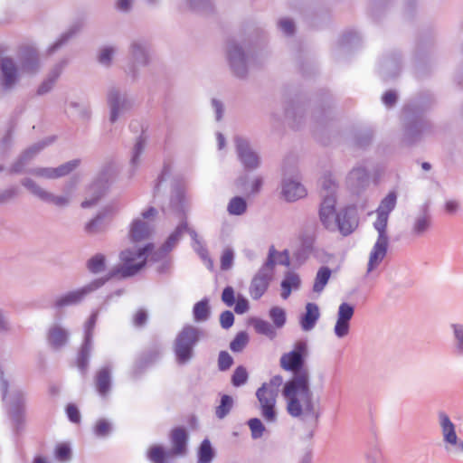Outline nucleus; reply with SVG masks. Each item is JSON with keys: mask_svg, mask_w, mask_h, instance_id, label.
Here are the masks:
<instances>
[{"mask_svg": "<svg viewBox=\"0 0 463 463\" xmlns=\"http://www.w3.org/2000/svg\"><path fill=\"white\" fill-rule=\"evenodd\" d=\"M153 249L154 244L147 243L137 250L128 249L121 251L119 258L122 263L113 268L106 278L96 279L81 288L56 296L51 307L57 313H61L68 307L80 305L90 294L101 288L109 279L135 276L145 267L146 255Z\"/></svg>", "mask_w": 463, "mask_h": 463, "instance_id": "obj_1", "label": "nucleus"}, {"mask_svg": "<svg viewBox=\"0 0 463 463\" xmlns=\"http://www.w3.org/2000/svg\"><path fill=\"white\" fill-rule=\"evenodd\" d=\"M282 395L292 418L306 423H318L322 411L319 403L314 401L309 381L303 376L289 379L283 386Z\"/></svg>", "mask_w": 463, "mask_h": 463, "instance_id": "obj_2", "label": "nucleus"}, {"mask_svg": "<svg viewBox=\"0 0 463 463\" xmlns=\"http://www.w3.org/2000/svg\"><path fill=\"white\" fill-rule=\"evenodd\" d=\"M397 203V194L395 192H390L380 203L376 210L377 219L373 222V227L378 232L377 240L370 252L367 264V273H370L385 258L388 250L389 237L387 234V224L389 214L395 208Z\"/></svg>", "mask_w": 463, "mask_h": 463, "instance_id": "obj_3", "label": "nucleus"}, {"mask_svg": "<svg viewBox=\"0 0 463 463\" xmlns=\"http://www.w3.org/2000/svg\"><path fill=\"white\" fill-rule=\"evenodd\" d=\"M336 199L326 197L320 204L319 218L324 227L331 232L338 230L344 236L351 234L358 225L356 209L346 207L338 213L335 212Z\"/></svg>", "mask_w": 463, "mask_h": 463, "instance_id": "obj_4", "label": "nucleus"}, {"mask_svg": "<svg viewBox=\"0 0 463 463\" xmlns=\"http://www.w3.org/2000/svg\"><path fill=\"white\" fill-rule=\"evenodd\" d=\"M404 131L402 140L412 145L421 139L424 133L430 129V122L424 117L423 109L418 102H411L403 108Z\"/></svg>", "mask_w": 463, "mask_h": 463, "instance_id": "obj_5", "label": "nucleus"}, {"mask_svg": "<svg viewBox=\"0 0 463 463\" xmlns=\"http://www.w3.org/2000/svg\"><path fill=\"white\" fill-rule=\"evenodd\" d=\"M203 331L192 325H185L176 335L173 344L175 362L179 365L190 363L194 357V347L200 342Z\"/></svg>", "mask_w": 463, "mask_h": 463, "instance_id": "obj_6", "label": "nucleus"}, {"mask_svg": "<svg viewBox=\"0 0 463 463\" xmlns=\"http://www.w3.org/2000/svg\"><path fill=\"white\" fill-rule=\"evenodd\" d=\"M277 250L274 246L269 250L266 261L259 269L257 273L251 279L249 292L254 300H259L268 290L270 282L274 277V269L276 265L275 254Z\"/></svg>", "mask_w": 463, "mask_h": 463, "instance_id": "obj_7", "label": "nucleus"}, {"mask_svg": "<svg viewBox=\"0 0 463 463\" xmlns=\"http://www.w3.org/2000/svg\"><path fill=\"white\" fill-rule=\"evenodd\" d=\"M307 355V345L306 341H298L294 349L288 353L282 354L280 357V366L288 372L293 373L291 379L303 376L307 381H309V371L304 366L305 359Z\"/></svg>", "mask_w": 463, "mask_h": 463, "instance_id": "obj_8", "label": "nucleus"}, {"mask_svg": "<svg viewBox=\"0 0 463 463\" xmlns=\"http://www.w3.org/2000/svg\"><path fill=\"white\" fill-rule=\"evenodd\" d=\"M249 50L246 45L232 39L227 43L226 56L230 68L238 78H245L248 73Z\"/></svg>", "mask_w": 463, "mask_h": 463, "instance_id": "obj_9", "label": "nucleus"}, {"mask_svg": "<svg viewBox=\"0 0 463 463\" xmlns=\"http://www.w3.org/2000/svg\"><path fill=\"white\" fill-rule=\"evenodd\" d=\"M98 311H94L90 316L84 325V340L78 352L76 365L80 373L85 376L89 370L90 358L93 348V330L98 320Z\"/></svg>", "mask_w": 463, "mask_h": 463, "instance_id": "obj_10", "label": "nucleus"}, {"mask_svg": "<svg viewBox=\"0 0 463 463\" xmlns=\"http://www.w3.org/2000/svg\"><path fill=\"white\" fill-rule=\"evenodd\" d=\"M22 77L19 63L14 57H0V90L3 92L14 90L19 85Z\"/></svg>", "mask_w": 463, "mask_h": 463, "instance_id": "obj_11", "label": "nucleus"}, {"mask_svg": "<svg viewBox=\"0 0 463 463\" xmlns=\"http://www.w3.org/2000/svg\"><path fill=\"white\" fill-rule=\"evenodd\" d=\"M112 175L113 168L110 165H105L100 170L87 190V197L81 203L82 208H90L97 203L108 191Z\"/></svg>", "mask_w": 463, "mask_h": 463, "instance_id": "obj_12", "label": "nucleus"}, {"mask_svg": "<svg viewBox=\"0 0 463 463\" xmlns=\"http://www.w3.org/2000/svg\"><path fill=\"white\" fill-rule=\"evenodd\" d=\"M107 103L109 109V119L111 124L116 123L133 107V101L128 94L115 86L108 90Z\"/></svg>", "mask_w": 463, "mask_h": 463, "instance_id": "obj_13", "label": "nucleus"}, {"mask_svg": "<svg viewBox=\"0 0 463 463\" xmlns=\"http://www.w3.org/2000/svg\"><path fill=\"white\" fill-rule=\"evenodd\" d=\"M149 48L146 39L139 38L131 42L128 50L129 64L126 71L133 78L137 76L136 66H146L149 63Z\"/></svg>", "mask_w": 463, "mask_h": 463, "instance_id": "obj_14", "label": "nucleus"}, {"mask_svg": "<svg viewBox=\"0 0 463 463\" xmlns=\"http://www.w3.org/2000/svg\"><path fill=\"white\" fill-rule=\"evenodd\" d=\"M260 415L267 423H275L278 420L276 402L278 394L267 391L266 386H260L256 392Z\"/></svg>", "mask_w": 463, "mask_h": 463, "instance_id": "obj_15", "label": "nucleus"}, {"mask_svg": "<svg viewBox=\"0 0 463 463\" xmlns=\"http://www.w3.org/2000/svg\"><path fill=\"white\" fill-rule=\"evenodd\" d=\"M190 227L185 220H183L175 229V231L167 237L162 246L155 250L151 255L153 261H160L171 252L180 241L184 232L188 233Z\"/></svg>", "mask_w": 463, "mask_h": 463, "instance_id": "obj_16", "label": "nucleus"}, {"mask_svg": "<svg viewBox=\"0 0 463 463\" xmlns=\"http://www.w3.org/2000/svg\"><path fill=\"white\" fill-rule=\"evenodd\" d=\"M234 144L238 158L245 169L253 170L260 166V157L258 154L252 150L246 138L236 136L234 137Z\"/></svg>", "mask_w": 463, "mask_h": 463, "instance_id": "obj_17", "label": "nucleus"}, {"mask_svg": "<svg viewBox=\"0 0 463 463\" xmlns=\"http://www.w3.org/2000/svg\"><path fill=\"white\" fill-rule=\"evenodd\" d=\"M23 186H24L27 190H29L34 196L38 197L40 200L52 203L58 207H65L70 203V198L65 195H55L50 192L45 191L41 186H39L36 182H34L31 178H24L21 181Z\"/></svg>", "mask_w": 463, "mask_h": 463, "instance_id": "obj_18", "label": "nucleus"}, {"mask_svg": "<svg viewBox=\"0 0 463 463\" xmlns=\"http://www.w3.org/2000/svg\"><path fill=\"white\" fill-rule=\"evenodd\" d=\"M54 140V137H48L44 140L39 141L27 149H25L19 158L12 165L9 172L11 174H21L24 171L25 165L36 156L38 155L44 147L52 144Z\"/></svg>", "mask_w": 463, "mask_h": 463, "instance_id": "obj_19", "label": "nucleus"}, {"mask_svg": "<svg viewBox=\"0 0 463 463\" xmlns=\"http://www.w3.org/2000/svg\"><path fill=\"white\" fill-rule=\"evenodd\" d=\"M354 314V307L349 303L343 302L338 307L337 319L334 333L338 338L346 336L350 329V321Z\"/></svg>", "mask_w": 463, "mask_h": 463, "instance_id": "obj_20", "label": "nucleus"}, {"mask_svg": "<svg viewBox=\"0 0 463 463\" xmlns=\"http://www.w3.org/2000/svg\"><path fill=\"white\" fill-rule=\"evenodd\" d=\"M432 224V216L428 203L420 205L418 214L414 217L411 232L414 236H422L430 228Z\"/></svg>", "mask_w": 463, "mask_h": 463, "instance_id": "obj_21", "label": "nucleus"}, {"mask_svg": "<svg viewBox=\"0 0 463 463\" xmlns=\"http://www.w3.org/2000/svg\"><path fill=\"white\" fill-rule=\"evenodd\" d=\"M346 182L354 193L359 194L369 184V173L364 166H355L348 174Z\"/></svg>", "mask_w": 463, "mask_h": 463, "instance_id": "obj_22", "label": "nucleus"}, {"mask_svg": "<svg viewBox=\"0 0 463 463\" xmlns=\"http://www.w3.org/2000/svg\"><path fill=\"white\" fill-rule=\"evenodd\" d=\"M20 69L24 73L34 74L40 68L39 54L32 47H25L20 55Z\"/></svg>", "mask_w": 463, "mask_h": 463, "instance_id": "obj_23", "label": "nucleus"}, {"mask_svg": "<svg viewBox=\"0 0 463 463\" xmlns=\"http://www.w3.org/2000/svg\"><path fill=\"white\" fill-rule=\"evenodd\" d=\"M282 194L288 202H295L307 195V190L298 178L284 177L282 184Z\"/></svg>", "mask_w": 463, "mask_h": 463, "instance_id": "obj_24", "label": "nucleus"}, {"mask_svg": "<svg viewBox=\"0 0 463 463\" xmlns=\"http://www.w3.org/2000/svg\"><path fill=\"white\" fill-rule=\"evenodd\" d=\"M94 383L98 393L101 397H107L112 387L111 368L107 365L97 371Z\"/></svg>", "mask_w": 463, "mask_h": 463, "instance_id": "obj_25", "label": "nucleus"}, {"mask_svg": "<svg viewBox=\"0 0 463 463\" xmlns=\"http://www.w3.org/2000/svg\"><path fill=\"white\" fill-rule=\"evenodd\" d=\"M188 234L192 239L191 246L193 250L198 254L203 262L206 265L209 269H213V261L209 255L208 250L202 238L199 237L198 233L192 228L188 230Z\"/></svg>", "mask_w": 463, "mask_h": 463, "instance_id": "obj_26", "label": "nucleus"}, {"mask_svg": "<svg viewBox=\"0 0 463 463\" xmlns=\"http://www.w3.org/2000/svg\"><path fill=\"white\" fill-rule=\"evenodd\" d=\"M69 331L61 326L54 325L50 327L47 334V341L49 345L55 349L60 350L66 345L69 340Z\"/></svg>", "mask_w": 463, "mask_h": 463, "instance_id": "obj_27", "label": "nucleus"}, {"mask_svg": "<svg viewBox=\"0 0 463 463\" xmlns=\"http://www.w3.org/2000/svg\"><path fill=\"white\" fill-rule=\"evenodd\" d=\"M306 311L300 317L299 324L303 331L312 330L320 317L319 307L316 303H307Z\"/></svg>", "mask_w": 463, "mask_h": 463, "instance_id": "obj_28", "label": "nucleus"}, {"mask_svg": "<svg viewBox=\"0 0 463 463\" xmlns=\"http://www.w3.org/2000/svg\"><path fill=\"white\" fill-rule=\"evenodd\" d=\"M112 210L106 208L100 211L97 216L85 225L86 232L95 234L106 229L110 220Z\"/></svg>", "mask_w": 463, "mask_h": 463, "instance_id": "obj_29", "label": "nucleus"}, {"mask_svg": "<svg viewBox=\"0 0 463 463\" xmlns=\"http://www.w3.org/2000/svg\"><path fill=\"white\" fill-rule=\"evenodd\" d=\"M170 440L173 445L172 453L175 455H184L188 441V434L184 428H175L170 434Z\"/></svg>", "mask_w": 463, "mask_h": 463, "instance_id": "obj_30", "label": "nucleus"}, {"mask_svg": "<svg viewBox=\"0 0 463 463\" xmlns=\"http://www.w3.org/2000/svg\"><path fill=\"white\" fill-rule=\"evenodd\" d=\"M161 355V349L157 346L146 352L139 360L136 363L132 372L131 377L137 379L142 371L151 363L156 362Z\"/></svg>", "mask_w": 463, "mask_h": 463, "instance_id": "obj_31", "label": "nucleus"}, {"mask_svg": "<svg viewBox=\"0 0 463 463\" xmlns=\"http://www.w3.org/2000/svg\"><path fill=\"white\" fill-rule=\"evenodd\" d=\"M25 399L22 392H17L10 404L9 415L16 424L17 429L24 421Z\"/></svg>", "mask_w": 463, "mask_h": 463, "instance_id": "obj_32", "label": "nucleus"}, {"mask_svg": "<svg viewBox=\"0 0 463 463\" xmlns=\"http://www.w3.org/2000/svg\"><path fill=\"white\" fill-rule=\"evenodd\" d=\"M153 231L152 225L142 220H134L130 228V238L133 241H141L147 239Z\"/></svg>", "mask_w": 463, "mask_h": 463, "instance_id": "obj_33", "label": "nucleus"}, {"mask_svg": "<svg viewBox=\"0 0 463 463\" xmlns=\"http://www.w3.org/2000/svg\"><path fill=\"white\" fill-rule=\"evenodd\" d=\"M439 420L444 441L451 445H456L458 442V437L455 431V425L452 423L449 417L444 411H439Z\"/></svg>", "mask_w": 463, "mask_h": 463, "instance_id": "obj_34", "label": "nucleus"}, {"mask_svg": "<svg viewBox=\"0 0 463 463\" xmlns=\"http://www.w3.org/2000/svg\"><path fill=\"white\" fill-rule=\"evenodd\" d=\"M301 285V279L298 274L288 271L286 272L284 279H282L280 283L281 287V298L283 299L288 298L290 296L292 290H298L299 289Z\"/></svg>", "mask_w": 463, "mask_h": 463, "instance_id": "obj_35", "label": "nucleus"}, {"mask_svg": "<svg viewBox=\"0 0 463 463\" xmlns=\"http://www.w3.org/2000/svg\"><path fill=\"white\" fill-rule=\"evenodd\" d=\"M169 208L177 214H181L184 211V192L177 182H175L172 185Z\"/></svg>", "mask_w": 463, "mask_h": 463, "instance_id": "obj_36", "label": "nucleus"}, {"mask_svg": "<svg viewBox=\"0 0 463 463\" xmlns=\"http://www.w3.org/2000/svg\"><path fill=\"white\" fill-rule=\"evenodd\" d=\"M401 71L400 58L396 55L384 58L381 63L380 71L383 80L396 77Z\"/></svg>", "mask_w": 463, "mask_h": 463, "instance_id": "obj_37", "label": "nucleus"}, {"mask_svg": "<svg viewBox=\"0 0 463 463\" xmlns=\"http://www.w3.org/2000/svg\"><path fill=\"white\" fill-rule=\"evenodd\" d=\"M80 29V26L79 24H73L71 25L66 32H64L60 38L52 44L48 50V54H53L56 52L59 49H61L63 45H65L70 39H71Z\"/></svg>", "mask_w": 463, "mask_h": 463, "instance_id": "obj_38", "label": "nucleus"}, {"mask_svg": "<svg viewBox=\"0 0 463 463\" xmlns=\"http://www.w3.org/2000/svg\"><path fill=\"white\" fill-rule=\"evenodd\" d=\"M210 315L211 308L209 305V299L207 298H204L194 304L193 308V316L194 321L204 322L209 319Z\"/></svg>", "mask_w": 463, "mask_h": 463, "instance_id": "obj_39", "label": "nucleus"}, {"mask_svg": "<svg viewBox=\"0 0 463 463\" xmlns=\"http://www.w3.org/2000/svg\"><path fill=\"white\" fill-rule=\"evenodd\" d=\"M331 274L332 271L327 266H322L319 268L315 278L313 291L320 294L326 286Z\"/></svg>", "mask_w": 463, "mask_h": 463, "instance_id": "obj_40", "label": "nucleus"}, {"mask_svg": "<svg viewBox=\"0 0 463 463\" xmlns=\"http://www.w3.org/2000/svg\"><path fill=\"white\" fill-rule=\"evenodd\" d=\"M215 452L208 439H205L200 444L197 453V463H212L214 458Z\"/></svg>", "mask_w": 463, "mask_h": 463, "instance_id": "obj_41", "label": "nucleus"}, {"mask_svg": "<svg viewBox=\"0 0 463 463\" xmlns=\"http://www.w3.org/2000/svg\"><path fill=\"white\" fill-rule=\"evenodd\" d=\"M252 326L256 333L263 335L269 337V339H274L277 335V332L274 326L266 320L260 318H254L252 319Z\"/></svg>", "mask_w": 463, "mask_h": 463, "instance_id": "obj_42", "label": "nucleus"}, {"mask_svg": "<svg viewBox=\"0 0 463 463\" xmlns=\"http://www.w3.org/2000/svg\"><path fill=\"white\" fill-rule=\"evenodd\" d=\"M247 210V203L244 198L235 196L228 203L227 211L232 215H241Z\"/></svg>", "mask_w": 463, "mask_h": 463, "instance_id": "obj_43", "label": "nucleus"}, {"mask_svg": "<svg viewBox=\"0 0 463 463\" xmlns=\"http://www.w3.org/2000/svg\"><path fill=\"white\" fill-rule=\"evenodd\" d=\"M454 353L458 356H463V325L453 324Z\"/></svg>", "mask_w": 463, "mask_h": 463, "instance_id": "obj_44", "label": "nucleus"}, {"mask_svg": "<svg viewBox=\"0 0 463 463\" xmlns=\"http://www.w3.org/2000/svg\"><path fill=\"white\" fill-rule=\"evenodd\" d=\"M233 406V400L232 398L228 395L224 394L221 398L220 405L216 407L215 410V415L218 419H223L225 418L231 411Z\"/></svg>", "mask_w": 463, "mask_h": 463, "instance_id": "obj_45", "label": "nucleus"}, {"mask_svg": "<svg viewBox=\"0 0 463 463\" xmlns=\"http://www.w3.org/2000/svg\"><path fill=\"white\" fill-rule=\"evenodd\" d=\"M87 268L93 274L100 273L105 269V256L98 253L87 261Z\"/></svg>", "mask_w": 463, "mask_h": 463, "instance_id": "obj_46", "label": "nucleus"}, {"mask_svg": "<svg viewBox=\"0 0 463 463\" xmlns=\"http://www.w3.org/2000/svg\"><path fill=\"white\" fill-rule=\"evenodd\" d=\"M321 186L323 190L322 201L327 196L335 198L336 184L330 175H325L321 179Z\"/></svg>", "mask_w": 463, "mask_h": 463, "instance_id": "obj_47", "label": "nucleus"}, {"mask_svg": "<svg viewBox=\"0 0 463 463\" xmlns=\"http://www.w3.org/2000/svg\"><path fill=\"white\" fill-rule=\"evenodd\" d=\"M145 146H146V142H145V139L140 136L133 149H132V156H131V160H130V164L132 165V167L134 168H137L140 163V156L143 154L144 150H145Z\"/></svg>", "mask_w": 463, "mask_h": 463, "instance_id": "obj_48", "label": "nucleus"}, {"mask_svg": "<svg viewBox=\"0 0 463 463\" xmlns=\"http://www.w3.org/2000/svg\"><path fill=\"white\" fill-rule=\"evenodd\" d=\"M80 165L79 159H73L69 162H66L58 167L53 168L54 177L59 178L69 175L74 169H76Z\"/></svg>", "mask_w": 463, "mask_h": 463, "instance_id": "obj_49", "label": "nucleus"}, {"mask_svg": "<svg viewBox=\"0 0 463 463\" xmlns=\"http://www.w3.org/2000/svg\"><path fill=\"white\" fill-rule=\"evenodd\" d=\"M167 453L164 450L162 446H152L147 451V458L152 463H165Z\"/></svg>", "mask_w": 463, "mask_h": 463, "instance_id": "obj_50", "label": "nucleus"}, {"mask_svg": "<svg viewBox=\"0 0 463 463\" xmlns=\"http://www.w3.org/2000/svg\"><path fill=\"white\" fill-rule=\"evenodd\" d=\"M269 317L277 328H281L286 324V312L281 307H271L269 310Z\"/></svg>", "mask_w": 463, "mask_h": 463, "instance_id": "obj_51", "label": "nucleus"}, {"mask_svg": "<svg viewBox=\"0 0 463 463\" xmlns=\"http://www.w3.org/2000/svg\"><path fill=\"white\" fill-rule=\"evenodd\" d=\"M249 336L246 332L238 333L233 340L230 343V348L234 353L241 352L247 345Z\"/></svg>", "mask_w": 463, "mask_h": 463, "instance_id": "obj_52", "label": "nucleus"}, {"mask_svg": "<svg viewBox=\"0 0 463 463\" xmlns=\"http://www.w3.org/2000/svg\"><path fill=\"white\" fill-rule=\"evenodd\" d=\"M247 423L250 430L251 437L253 439H260L263 436V433L266 430V429L262 421L259 418H251L248 420Z\"/></svg>", "mask_w": 463, "mask_h": 463, "instance_id": "obj_53", "label": "nucleus"}, {"mask_svg": "<svg viewBox=\"0 0 463 463\" xmlns=\"http://www.w3.org/2000/svg\"><path fill=\"white\" fill-rule=\"evenodd\" d=\"M248 380V373L245 367L242 365L238 366L232 375V383L235 387H240L247 383Z\"/></svg>", "mask_w": 463, "mask_h": 463, "instance_id": "obj_54", "label": "nucleus"}, {"mask_svg": "<svg viewBox=\"0 0 463 463\" xmlns=\"http://www.w3.org/2000/svg\"><path fill=\"white\" fill-rule=\"evenodd\" d=\"M188 7L195 12L212 11V3L210 0H186Z\"/></svg>", "mask_w": 463, "mask_h": 463, "instance_id": "obj_55", "label": "nucleus"}, {"mask_svg": "<svg viewBox=\"0 0 463 463\" xmlns=\"http://www.w3.org/2000/svg\"><path fill=\"white\" fill-rule=\"evenodd\" d=\"M360 42V37L354 31L345 32L339 39V45L345 47L349 45L357 44Z\"/></svg>", "mask_w": 463, "mask_h": 463, "instance_id": "obj_56", "label": "nucleus"}, {"mask_svg": "<svg viewBox=\"0 0 463 463\" xmlns=\"http://www.w3.org/2000/svg\"><path fill=\"white\" fill-rule=\"evenodd\" d=\"M373 140V131L364 129L355 135V144L359 147H366Z\"/></svg>", "mask_w": 463, "mask_h": 463, "instance_id": "obj_57", "label": "nucleus"}, {"mask_svg": "<svg viewBox=\"0 0 463 463\" xmlns=\"http://www.w3.org/2000/svg\"><path fill=\"white\" fill-rule=\"evenodd\" d=\"M234 260V252L231 248H226L221 257V269L228 270L232 268Z\"/></svg>", "mask_w": 463, "mask_h": 463, "instance_id": "obj_58", "label": "nucleus"}, {"mask_svg": "<svg viewBox=\"0 0 463 463\" xmlns=\"http://www.w3.org/2000/svg\"><path fill=\"white\" fill-rule=\"evenodd\" d=\"M233 359L227 351H221L218 355V368L223 372L231 368Z\"/></svg>", "mask_w": 463, "mask_h": 463, "instance_id": "obj_59", "label": "nucleus"}, {"mask_svg": "<svg viewBox=\"0 0 463 463\" xmlns=\"http://www.w3.org/2000/svg\"><path fill=\"white\" fill-rule=\"evenodd\" d=\"M55 457L60 461H67L71 457V450L68 444H58L55 449Z\"/></svg>", "mask_w": 463, "mask_h": 463, "instance_id": "obj_60", "label": "nucleus"}, {"mask_svg": "<svg viewBox=\"0 0 463 463\" xmlns=\"http://www.w3.org/2000/svg\"><path fill=\"white\" fill-rule=\"evenodd\" d=\"M115 52V49L113 47H104L100 50L99 54V62L105 66H109L111 63L112 56Z\"/></svg>", "mask_w": 463, "mask_h": 463, "instance_id": "obj_61", "label": "nucleus"}, {"mask_svg": "<svg viewBox=\"0 0 463 463\" xmlns=\"http://www.w3.org/2000/svg\"><path fill=\"white\" fill-rule=\"evenodd\" d=\"M170 174H171L170 165L165 163L164 166H163V169L161 171V174L157 177L156 184V185L154 187V196L155 197L157 196V194L159 193V190H160L161 184H163V182L165 181L166 177H168L170 175Z\"/></svg>", "mask_w": 463, "mask_h": 463, "instance_id": "obj_62", "label": "nucleus"}, {"mask_svg": "<svg viewBox=\"0 0 463 463\" xmlns=\"http://www.w3.org/2000/svg\"><path fill=\"white\" fill-rule=\"evenodd\" d=\"M66 63H67L66 61H61L58 62L57 64H55L49 71L46 79H48L49 80H51L52 82H53L55 84V82L61 76L62 70L65 67Z\"/></svg>", "mask_w": 463, "mask_h": 463, "instance_id": "obj_63", "label": "nucleus"}, {"mask_svg": "<svg viewBox=\"0 0 463 463\" xmlns=\"http://www.w3.org/2000/svg\"><path fill=\"white\" fill-rule=\"evenodd\" d=\"M234 323V315L230 310H225L220 315V324L223 329H229Z\"/></svg>", "mask_w": 463, "mask_h": 463, "instance_id": "obj_64", "label": "nucleus"}]
</instances>
